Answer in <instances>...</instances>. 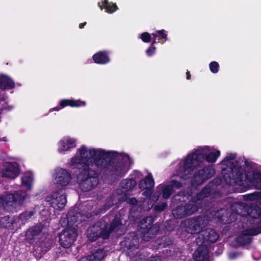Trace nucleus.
<instances>
[{"label": "nucleus", "mask_w": 261, "mask_h": 261, "mask_svg": "<svg viewBox=\"0 0 261 261\" xmlns=\"http://www.w3.org/2000/svg\"><path fill=\"white\" fill-rule=\"evenodd\" d=\"M54 180L55 184L61 186H66L71 180V174L63 168H57L55 171Z\"/></svg>", "instance_id": "12"}, {"label": "nucleus", "mask_w": 261, "mask_h": 261, "mask_svg": "<svg viewBox=\"0 0 261 261\" xmlns=\"http://www.w3.org/2000/svg\"><path fill=\"white\" fill-rule=\"evenodd\" d=\"M106 152H113L111 154L106 157L107 165L108 160L110 158H116L117 162L114 163L111 166L110 171L112 174L117 176H122L130 169L133 161L126 154L119 153L115 151L105 150Z\"/></svg>", "instance_id": "6"}, {"label": "nucleus", "mask_w": 261, "mask_h": 261, "mask_svg": "<svg viewBox=\"0 0 261 261\" xmlns=\"http://www.w3.org/2000/svg\"><path fill=\"white\" fill-rule=\"evenodd\" d=\"M140 38L143 42L147 43L151 40V35L147 32H144L140 35Z\"/></svg>", "instance_id": "37"}, {"label": "nucleus", "mask_w": 261, "mask_h": 261, "mask_svg": "<svg viewBox=\"0 0 261 261\" xmlns=\"http://www.w3.org/2000/svg\"><path fill=\"white\" fill-rule=\"evenodd\" d=\"M0 87L2 89H12L15 87V83L9 77L2 75L0 77Z\"/></svg>", "instance_id": "27"}, {"label": "nucleus", "mask_w": 261, "mask_h": 261, "mask_svg": "<svg viewBox=\"0 0 261 261\" xmlns=\"http://www.w3.org/2000/svg\"><path fill=\"white\" fill-rule=\"evenodd\" d=\"M161 257L159 256L151 257L147 261H161Z\"/></svg>", "instance_id": "44"}, {"label": "nucleus", "mask_w": 261, "mask_h": 261, "mask_svg": "<svg viewBox=\"0 0 261 261\" xmlns=\"http://www.w3.org/2000/svg\"><path fill=\"white\" fill-rule=\"evenodd\" d=\"M104 5V8L106 12L108 13H113L118 9V7L116 4L109 3L108 0H104L102 2Z\"/></svg>", "instance_id": "30"}, {"label": "nucleus", "mask_w": 261, "mask_h": 261, "mask_svg": "<svg viewBox=\"0 0 261 261\" xmlns=\"http://www.w3.org/2000/svg\"><path fill=\"white\" fill-rule=\"evenodd\" d=\"M224 210L223 209L221 210V211L220 212H223Z\"/></svg>", "instance_id": "56"}, {"label": "nucleus", "mask_w": 261, "mask_h": 261, "mask_svg": "<svg viewBox=\"0 0 261 261\" xmlns=\"http://www.w3.org/2000/svg\"><path fill=\"white\" fill-rule=\"evenodd\" d=\"M86 22L80 23L79 25V28L80 29L83 28L84 27V26L86 25Z\"/></svg>", "instance_id": "47"}, {"label": "nucleus", "mask_w": 261, "mask_h": 261, "mask_svg": "<svg viewBox=\"0 0 261 261\" xmlns=\"http://www.w3.org/2000/svg\"><path fill=\"white\" fill-rule=\"evenodd\" d=\"M79 213L69 212L67 216V227L64 229L59 236V242L61 245L68 248L70 247L76 240L77 237V225L79 222L84 220Z\"/></svg>", "instance_id": "4"}, {"label": "nucleus", "mask_w": 261, "mask_h": 261, "mask_svg": "<svg viewBox=\"0 0 261 261\" xmlns=\"http://www.w3.org/2000/svg\"><path fill=\"white\" fill-rule=\"evenodd\" d=\"M106 255V253L103 250H98L94 253L88 255L86 257L83 258V259H86L89 261H99L103 259Z\"/></svg>", "instance_id": "28"}, {"label": "nucleus", "mask_w": 261, "mask_h": 261, "mask_svg": "<svg viewBox=\"0 0 261 261\" xmlns=\"http://www.w3.org/2000/svg\"><path fill=\"white\" fill-rule=\"evenodd\" d=\"M7 139L6 137H4L2 139H0V141H7Z\"/></svg>", "instance_id": "52"}, {"label": "nucleus", "mask_w": 261, "mask_h": 261, "mask_svg": "<svg viewBox=\"0 0 261 261\" xmlns=\"http://www.w3.org/2000/svg\"><path fill=\"white\" fill-rule=\"evenodd\" d=\"M93 59L95 63L100 64H105L110 61L108 53L106 51H99L93 56Z\"/></svg>", "instance_id": "26"}, {"label": "nucleus", "mask_w": 261, "mask_h": 261, "mask_svg": "<svg viewBox=\"0 0 261 261\" xmlns=\"http://www.w3.org/2000/svg\"><path fill=\"white\" fill-rule=\"evenodd\" d=\"M210 70L214 73H216L219 71V64L216 61H213L210 63L209 65Z\"/></svg>", "instance_id": "35"}, {"label": "nucleus", "mask_w": 261, "mask_h": 261, "mask_svg": "<svg viewBox=\"0 0 261 261\" xmlns=\"http://www.w3.org/2000/svg\"><path fill=\"white\" fill-rule=\"evenodd\" d=\"M1 173L3 177L11 179L15 178L20 173L19 165L16 162L6 163Z\"/></svg>", "instance_id": "15"}, {"label": "nucleus", "mask_w": 261, "mask_h": 261, "mask_svg": "<svg viewBox=\"0 0 261 261\" xmlns=\"http://www.w3.org/2000/svg\"><path fill=\"white\" fill-rule=\"evenodd\" d=\"M113 200H110V201H108L106 205H105V210H108L109 209L110 207H111L112 205H113L114 204V202H113Z\"/></svg>", "instance_id": "43"}, {"label": "nucleus", "mask_w": 261, "mask_h": 261, "mask_svg": "<svg viewBox=\"0 0 261 261\" xmlns=\"http://www.w3.org/2000/svg\"><path fill=\"white\" fill-rule=\"evenodd\" d=\"M247 227V229L244 230L241 234L237 239V241L239 245H245L249 244L251 241V236H255V234H251L250 230Z\"/></svg>", "instance_id": "24"}, {"label": "nucleus", "mask_w": 261, "mask_h": 261, "mask_svg": "<svg viewBox=\"0 0 261 261\" xmlns=\"http://www.w3.org/2000/svg\"><path fill=\"white\" fill-rule=\"evenodd\" d=\"M33 215L34 212L33 211L25 212L20 215V219L22 221H25L31 218Z\"/></svg>", "instance_id": "34"}, {"label": "nucleus", "mask_w": 261, "mask_h": 261, "mask_svg": "<svg viewBox=\"0 0 261 261\" xmlns=\"http://www.w3.org/2000/svg\"><path fill=\"white\" fill-rule=\"evenodd\" d=\"M154 181L153 177L151 173H149L144 179L141 180L140 181L139 184V187L142 190H145L142 194L143 196L149 197L152 193L151 188L154 186Z\"/></svg>", "instance_id": "18"}, {"label": "nucleus", "mask_w": 261, "mask_h": 261, "mask_svg": "<svg viewBox=\"0 0 261 261\" xmlns=\"http://www.w3.org/2000/svg\"><path fill=\"white\" fill-rule=\"evenodd\" d=\"M133 175L134 176V178L136 179H140L143 177L142 174L139 171H134Z\"/></svg>", "instance_id": "41"}, {"label": "nucleus", "mask_w": 261, "mask_h": 261, "mask_svg": "<svg viewBox=\"0 0 261 261\" xmlns=\"http://www.w3.org/2000/svg\"><path fill=\"white\" fill-rule=\"evenodd\" d=\"M220 155V151L213 147H199L190 152L180 162L175 175L183 180L189 179L194 170L204 162L214 163Z\"/></svg>", "instance_id": "3"}, {"label": "nucleus", "mask_w": 261, "mask_h": 261, "mask_svg": "<svg viewBox=\"0 0 261 261\" xmlns=\"http://www.w3.org/2000/svg\"><path fill=\"white\" fill-rule=\"evenodd\" d=\"M155 47L152 45L150 46L146 51V54L148 56H152L155 52Z\"/></svg>", "instance_id": "39"}, {"label": "nucleus", "mask_w": 261, "mask_h": 261, "mask_svg": "<svg viewBox=\"0 0 261 261\" xmlns=\"http://www.w3.org/2000/svg\"><path fill=\"white\" fill-rule=\"evenodd\" d=\"M182 225L188 232L194 234L200 231L203 226V221L202 217L196 219H187L182 223Z\"/></svg>", "instance_id": "13"}, {"label": "nucleus", "mask_w": 261, "mask_h": 261, "mask_svg": "<svg viewBox=\"0 0 261 261\" xmlns=\"http://www.w3.org/2000/svg\"><path fill=\"white\" fill-rule=\"evenodd\" d=\"M257 201L260 203L261 204V192H258V197L257 199Z\"/></svg>", "instance_id": "46"}, {"label": "nucleus", "mask_w": 261, "mask_h": 261, "mask_svg": "<svg viewBox=\"0 0 261 261\" xmlns=\"http://www.w3.org/2000/svg\"><path fill=\"white\" fill-rule=\"evenodd\" d=\"M9 218L8 217H5L2 218V221H7L8 220Z\"/></svg>", "instance_id": "53"}, {"label": "nucleus", "mask_w": 261, "mask_h": 261, "mask_svg": "<svg viewBox=\"0 0 261 261\" xmlns=\"http://www.w3.org/2000/svg\"><path fill=\"white\" fill-rule=\"evenodd\" d=\"M152 206V202H151V204L149 205H148V206L146 207H145V206H143V208L145 209V210H148L149 209L151 206Z\"/></svg>", "instance_id": "48"}, {"label": "nucleus", "mask_w": 261, "mask_h": 261, "mask_svg": "<svg viewBox=\"0 0 261 261\" xmlns=\"http://www.w3.org/2000/svg\"><path fill=\"white\" fill-rule=\"evenodd\" d=\"M3 223H4V222H3H3H2V223H3V226H4V227H6V225H4V224H3Z\"/></svg>", "instance_id": "55"}, {"label": "nucleus", "mask_w": 261, "mask_h": 261, "mask_svg": "<svg viewBox=\"0 0 261 261\" xmlns=\"http://www.w3.org/2000/svg\"><path fill=\"white\" fill-rule=\"evenodd\" d=\"M12 108V107L9 106L7 102L4 101V100H2L0 102V109L9 111L11 110Z\"/></svg>", "instance_id": "38"}, {"label": "nucleus", "mask_w": 261, "mask_h": 261, "mask_svg": "<svg viewBox=\"0 0 261 261\" xmlns=\"http://www.w3.org/2000/svg\"><path fill=\"white\" fill-rule=\"evenodd\" d=\"M195 261H208L207 247L203 246H199L193 255Z\"/></svg>", "instance_id": "20"}, {"label": "nucleus", "mask_w": 261, "mask_h": 261, "mask_svg": "<svg viewBox=\"0 0 261 261\" xmlns=\"http://www.w3.org/2000/svg\"><path fill=\"white\" fill-rule=\"evenodd\" d=\"M181 186V184L175 179H173L171 181L170 185L161 184L157 187V190L162 192L163 197L167 199L173 193L174 189H179Z\"/></svg>", "instance_id": "17"}, {"label": "nucleus", "mask_w": 261, "mask_h": 261, "mask_svg": "<svg viewBox=\"0 0 261 261\" xmlns=\"http://www.w3.org/2000/svg\"><path fill=\"white\" fill-rule=\"evenodd\" d=\"M125 244L128 245V249L134 250L137 248L139 246L138 237H135L133 239L132 242L129 239H128L126 241Z\"/></svg>", "instance_id": "31"}, {"label": "nucleus", "mask_w": 261, "mask_h": 261, "mask_svg": "<svg viewBox=\"0 0 261 261\" xmlns=\"http://www.w3.org/2000/svg\"><path fill=\"white\" fill-rule=\"evenodd\" d=\"M166 206L167 204L166 203H163L161 205H155L154 208L156 211H162L166 208Z\"/></svg>", "instance_id": "40"}, {"label": "nucleus", "mask_w": 261, "mask_h": 261, "mask_svg": "<svg viewBox=\"0 0 261 261\" xmlns=\"http://www.w3.org/2000/svg\"><path fill=\"white\" fill-rule=\"evenodd\" d=\"M152 223L151 217H146L140 222L138 235L145 241H148L159 230V226L157 224L152 225Z\"/></svg>", "instance_id": "7"}, {"label": "nucleus", "mask_w": 261, "mask_h": 261, "mask_svg": "<svg viewBox=\"0 0 261 261\" xmlns=\"http://www.w3.org/2000/svg\"><path fill=\"white\" fill-rule=\"evenodd\" d=\"M215 173V171L213 166H207L194 173L191 179V184L193 186L202 185L211 178Z\"/></svg>", "instance_id": "9"}, {"label": "nucleus", "mask_w": 261, "mask_h": 261, "mask_svg": "<svg viewBox=\"0 0 261 261\" xmlns=\"http://www.w3.org/2000/svg\"><path fill=\"white\" fill-rule=\"evenodd\" d=\"M113 152H106L100 148L81 145L76 149L74 155L70 159L69 165L72 168H82L77 177V181L81 189L88 191L94 189L98 183L96 172L93 169L95 167L102 169L107 167L106 157Z\"/></svg>", "instance_id": "1"}, {"label": "nucleus", "mask_w": 261, "mask_h": 261, "mask_svg": "<svg viewBox=\"0 0 261 261\" xmlns=\"http://www.w3.org/2000/svg\"><path fill=\"white\" fill-rule=\"evenodd\" d=\"M236 153H228L220 162L223 179L226 184L239 186L241 191L254 186L261 190V172L244 158L236 160Z\"/></svg>", "instance_id": "2"}, {"label": "nucleus", "mask_w": 261, "mask_h": 261, "mask_svg": "<svg viewBox=\"0 0 261 261\" xmlns=\"http://www.w3.org/2000/svg\"><path fill=\"white\" fill-rule=\"evenodd\" d=\"M98 6L100 7V9L102 10L103 9V7H102V6L100 4V3H99L98 4Z\"/></svg>", "instance_id": "54"}, {"label": "nucleus", "mask_w": 261, "mask_h": 261, "mask_svg": "<svg viewBox=\"0 0 261 261\" xmlns=\"http://www.w3.org/2000/svg\"><path fill=\"white\" fill-rule=\"evenodd\" d=\"M76 140L69 136H65L57 143V151L60 154H64L67 151L76 147Z\"/></svg>", "instance_id": "14"}, {"label": "nucleus", "mask_w": 261, "mask_h": 261, "mask_svg": "<svg viewBox=\"0 0 261 261\" xmlns=\"http://www.w3.org/2000/svg\"><path fill=\"white\" fill-rule=\"evenodd\" d=\"M250 230L251 234L257 235L261 232V217L249 220V225L248 226Z\"/></svg>", "instance_id": "21"}, {"label": "nucleus", "mask_w": 261, "mask_h": 261, "mask_svg": "<svg viewBox=\"0 0 261 261\" xmlns=\"http://www.w3.org/2000/svg\"><path fill=\"white\" fill-rule=\"evenodd\" d=\"M219 212H217V216H216L218 218V219H219L220 220H223V219L222 218V217H220L219 215H218Z\"/></svg>", "instance_id": "51"}, {"label": "nucleus", "mask_w": 261, "mask_h": 261, "mask_svg": "<svg viewBox=\"0 0 261 261\" xmlns=\"http://www.w3.org/2000/svg\"><path fill=\"white\" fill-rule=\"evenodd\" d=\"M239 256V254L236 252H230L228 254L229 258L231 259H233Z\"/></svg>", "instance_id": "42"}, {"label": "nucleus", "mask_w": 261, "mask_h": 261, "mask_svg": "<svg viewBox=\"0 0 261 261\" xmlns=\"http://www.w3.org/2000/svg\"><path fill=\"white\" fill-rule=\"evenodd\" d=\"M213 185V183L208 184L201 191V192L197 195L196 197H195V196H194L193 195H191V196H190V198H189V200H191L193 202H196L198 200H201L203 198L208 196V195H210V194L211 193V192L212 191V188Z\"/></svg>", "instance_id": "23"}, {"label": "nucleus", "mask_w": 261, "mask_h": 261, "mask_svg": "<svg viewBox=\"0 0 261 261\" xmlns=\"http://www.w3.org/2000/svg\"><path fill=\"white\" fill-rule=\"evenodd\" d=\"M41 229L39 226H34L29 229L25 234L26 238L31 241L36 238L40 232Z\"/></svg>", "instance_id": "29"}, {"label": "nucleus", "mask_w": 261, "mask_h": 261, "mask_svg": "<svg viewBox=\"0 0 261 261\" xmlns=\"http://www.w3.org/2000/svg\"><path fill=\"white\" fill-rule=\"evenodd\" d=\"M197 210V207L195 204L189 203L184 206H180L174 210L173 214L176 219H180L182 217L190 215Z\"/></svg>", "instance_id": "16"}, {"label": "nucleus", "mask_w": 261, "mask_h": 261, "mask_svg": "<svg viewBox=\"0 0 261 261\" xmlns=\"http://www.w3.org/2000/svg\"><path fill=\"white\" fill-rule=\"evenodd\" d=\"M218 239L217 233L213 229L207 228L200 232L196 242L198 246L202 245L207 247L209 244L216 242Z\"/></svg>", "instance_id": "11"}, {"label": "nucleus", "mask_w": 261, "mask_h": 261, "mask_svg": "<svg viewBox=\"0 0 261 261\" xmlns=\"http://www.w3.org/2000/svg\"><path fill=\"white\" fill-rule=\"evenodd\" d=\"M258 197V192H254L249 194L243 195V198L246 201L257 200Z\"/></svg>", "instance_id": "33"}, {"label": "nucleus", "mask_w": 261, "mask_h": 261, "mask_svg": "<svg viewBox=\"0 0 261 261\" xmlns=\"http://www.w3.org/2000/svg\"><path fill=\"white\" fill-rule=\"evenodd\" d=\"M231 208L236 214L243 216H249L251 219L261 217V208L256 205L249 206L243 203H235Z\"/></svg>", "instance_id": "8"}, {"label": "nucleus", "mask_w": 261, "mask_h": 261, "mask_svg": "<svg viewBox=\"0 0 261 261\" xmlns=\"http://www.w3.org/2000/svg\"><path fill=\"white\" fill-rule=\"evenodd\" d=\"M123 200L126 201L129 204L137 205L138 204V201L135 197H131L127 194H125L122 197Z\"/></svg>", "instance_id": "32"}, {"label": "nucleus", "mask_w": 261, "mask_h": 261, "mask_svg": "<svg viewBox=\"0 0 261 261\" xmlns=\"http://www.w3.org/2000/svg\"><path fill=\"white\" fill-rule=\"evenodd\" d=\"M214 182H216L217 185H219L221 183V180L219 179H215Z\"/></svg>", "instance_id": "50"}, {"label": "nucleus", "mask_w": 261, "mask_h": 261, "mask_svg": "<svg viewBox=\"0 0 261 261\" xmlns=\"http://www.w3.org/2000/svg\"><path fill=\"white\" fill-rule=\"evenodd\" d=\"M136 184L137 182L135 179L126 178L121 181L119 187L122 189V192L130 191L136 187Z\"/></svg>", "instance_id": "25"}, {"label": "nucleus", "mask_w": 261, "mask_h": 261, "mask_svg": "<svg viewBox=\"0 0 261 261\" xmlns=\"http://www.w3.org/2000/svg\"><path fill=\"white\" fill-rule=\"evenodd\" d=\"M107 219L105 218L88 229L87 236L90 241H95L99 237L104 239H107L113 230L122 227L119 217H116L109 227L107 223Z\"/></svg>", "instance_id": "5"}, {"label": "nucleus", "mask_w": 261, "mask_h": 261, "mask_svg": "<svg viewBox=\"0 0 261 261\" xmlns=\"http://www.w3.org/2000/svg\"><path fill=\"white\" fill-rule=\"evenodd\" d=\"M33 182V175L31 172H27L21 177V185L28 191H30L32 189Z\"/></svg>", "instance_id": "22"}, {"label": "nucleus", "mask_w": 261, "mask_h": 261, "mask_svg": "<svg viewBox=\"0 0 261 261\" xmlns=\"http://www.w3.org/2000/svg\"><path fill=\"white\" fill-rule=\"evenodd\" d=\"M152 35L153 37V40L152 43V45L155 43H156V39L157 38L158 35L156 33H152Z\"/></svg>", "instance_id": "45"}, {"label": "nucleus", "mask_w": 261, "mask_h": 261, "mask_svg": "<svg viewBox=\"0 0 261 261\" xmlns=\"http://www.w3.org/2000/svg\"><path fill=\"white\" fill-rule=\"evenodd\" d=\"M155 33L157 34L158 36L159 37V40H161L162 39H165V41L167 40V35L166 34V31L164 30H160L156 31Z\"/></svg>", "instance_id": "36"}, {"label": "nucleus", "mask_w": 261, "mask_h": 261, "mask_svg": "<svg viewBox=\"0 0 261 261\" xmlns=\"http://www.w3.org/2000/svg\"><path fill=\"white\" fill-rule=\"evenodd\" d=\"M46 201L56 210H61L65 206L67 200L63 190L60 189L46 197Z\"/></svg>", "instance_id": "10"}, {"label": "nucleus", "mask_w": 261, "mask_h": 261, "mask_svg": "<svg viewBox=\"0 0 261 261\" xmlns=\"http://www.w3.org/2000/svg\"><path fill=\"white\" fill-rule=\"evenodd\" d=\"M186 74H187V79L188 80H190L191 78V75H190V72L189 71H187Z\"/></svg>", "instance_id": "49"}, {"label": "nucleus", "mask_w": 261, "mask_h": 261, "mask_svg": "<svg viewBox=\"0 0 261 261\" xmlns=\"http://www.w3.org/2000/svg\"><path fill=\"white\" fill-rule=\"evenodd\" d=\"M59 105L61 108L58 107L51 109L49 110L50 112L53 111H59L61 109L67 106H70L71 107H80L86 106V102L81 101L80 100L74 99H63L59 102Z\"/></svg>", "instance_id": "19"}]
</instances>
